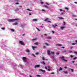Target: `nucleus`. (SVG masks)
Returning <instances> with one entry per match:
<instances>
[{
  "label": "nucleus",
  "mask_w": 77,
  "mask_h": 77,
  "mask_svg": "<svg viewBox=\"0 0 77 77\" xmlns=\"http://www.w3.org/2000/svg\"><path fill=\"white\" fill-rule=\"evenodd\" d=\"M22 60L24 62L26 63V61L27 60V58H26V57H23Z\"/></svg>",
  "instance_id": "1"
},
{
  "label": "nucleus",
  "mask_w": 77,
  "mask_h": 77,
  "mask_svg": "<svg viewBox=\"0 0 77 77\" xmlns=\"http://www.w3.org/2000/svg\"><path fill=\"white\" fill-rule=\"evenodd\" d=\"M16 20H17V19H9L8 21L9 22H14V21H15Z\"/></svg>",
  "instance_id": "2"
},
{
  "label": "nucleus",
  "mask_w": 77,
  "mask_h": 77,
  "mask_svg": "<svg viewBox=\"0 0 77 77\" xmlns=\"http://www.w3.org/2000/svg\"><path fill=\"white\" fill-rule=\"evenodd\" d=\"M60 58L62 60H64L65 62H67V60H65L64 57H60Z\"/></svg>",
  "instance_id": "3"
},
{
  "label": "nucleus",
  "mask_w": 77,
  "mask_h": 77,
  "mask_svg": "<svg viewBox=\"0 0 77 77\" xmlns=\"http://www.w3.org/2000/svg\"><path fill=\"white\" fill-rule=\"evenodd\" d=\"M19 43L20 44H21V45H24V44L23 42L22 41H19Z\"/></svg>",
  "instance_id": "4"
},
{
  "label": "nucleus",
  "mask_w": 77,
  "mask_h": 77,
  "mask_svg": "<svg viewBox=\"0 0 77 77\" xmlns=\"http://www.w3.org/2000/svg\"><path fill=\"white\" fill-rule=\"evenodd\" d=\"M52 27H54V28H56V27H55V26H56V27H57L58 26V25H57V24H55L54 25H52Z\"/></svg>",
  "instance_id": "5"
},
{
  "label": "nucleus",
  "mask_w": 77,
  "mask_h": 77,
  "mask_svg": "<svg viewBox=\"0 0 77 77\" xmlns=\"http://www.w3.org/2000/svg\"><path fill=\"white\" fill-rule=\"evenodd\" d=\"M48 20V18H47L45 20H44V21H47L48 22H49V23H51V21H49Z\"/></svg>",
  "instance_id": "6"
},
{
  "label": "nucleus",
  "mask_w": 77,
  "mask_h": 77,
  "mask_svg": "<svg viewBox=\"0 0 77 77\" xmlns=\"http://www.w3.org/2000/svg\"><path fill=\"white\" fill-rule=\"evenodd\" d=\"M47 54L48 55H50L51 54V53H50V51H47Z\"/></svg>",
  "instance_id": "7"
},
{
  "label": "nucleus",
  "mask_w": 77,
  "mask_h": 77,
  "mask_svg": "<svg viewBox=\"0 0 77 77\" xmlns=\"http://www.w3.org/2000/svg\"><path fill=\"white\" fill-rule=\"evenodd\" d=\"M39 66H40V65H36L35 66V68H39Z\"/></svg>",
  "instance_id": "8"
},
{
  "label": "nucleus",
  "mask_w": 77,
  "mask_h": 77,
  "mask_svg": "<svg viewBox=\"0 0 77 77\" xmlns=\"http://www.w3.org/2000/svg\"><path fill=\"white\" fill-rule=\"evenodd\" d=\"M60 28L61 30H63V29L66 28V27H65V26H64L63 27H61Z\"/></svg>",
  "instance_id": "9"
},
{
  "label": "nucleus",
  "mask_w": 77,
  "mask_h": 77,
  "mask_svg": "<svg viewBox=\"0 0 77 77\" xmlns=\"http://www.w3.org/2000/svg\"><path fill=\"white\" fill-rule=\"evenodd\" d=\"M32 48L33 50H35V48H36V46H32Z\"/></svg>",
  "instance_id": "10"
},
{
  "label": "nucleus",
  "mask_w": 77,
  "mask_h": 77,
  "mask_svg": "<svg viewBox=\"0 0 77 77\" xmlns=\"http://www.w3.org/2000/svg\"><path fill=\"white\" fill-rule=\"evenodd\" d=\"M58 18H59V19H60L61 20H63V19H64L62 17H58Z\"/></svg>",
  "instance_id": "11"
},
{
  "label": "nucleus",
  "mask_w": 77,
  "mask_h": 77,
  "mask_svg": "<svg viewBox=\"0 0 77 77\" xmlns=\"http://www.w3.org/2000/svg\"><path fill=\"white\" fill-rule=\"evenodd\" d=\"M44 8H47V9H48V6H47L46 5H44Z\"/></svg>",
  "instance_id": "12"
},
{
  "label": "nucleus",
  "mask_w": 77,
  "mask_h": 77,
  "mask_svg": "<svg viewBox=\"0 0 77 77\" xmlns=\"http://www.w3.org/2000/svg\"><path fill=\"white\" fill-rule=\"evenodd\" d=\"M41 63L42 64H43V65H45V63L44 61L41 62Z\"/></svg>",
  "instance_id": "13"
},
{
  "label": "nucleus",
  "mask_w": 77,
  "mask_h": 77,
  "mask_svg": "<svg viewBox=\"0 0 77 77\" xmlns=\"http://www.w3.org/2000/svg\"><path fill=\"white\" fill-rule=\"evenodd\" d=\"M13 25H15V26H16V25H17L18 24V23L16 22L15 23H13Z\"/></svg>",
  "instance_id": "14"
},
{
  "label": "nucleus",
  "mask_w": 77,
  "mask_h": 77,
  "mask_svg": "<svg viewBox=\"0 0 77 77\" xmlns=\"http://www.w3.org/2000/svg\"><path fill=\"white\" fill-rule=\"evenodd\" d=\"M32 21H38V20L36 19H34L32 20Z\"/></svg>",
  "instance_id": "15"
},
{
  "label": "nucleus",
  "mask_w": 77,
  "mask_h": 77,
  "mask_svg": "<svg viewBox=\"0 0 77 77\" xmlns=\"http://www.w3.org/2000/svg\"><path fill=\"white\" fill-rule=\"evenodd\" d=\"M66 50H64L62 51L63 53H66Z\"/></svg>",
  "instance_id": "16"
},
{
  "label": "nucleus",
  "mask_w": 77,
  "mask_h": 77,
  "mask_svg": "<svg viewBox=\"0 0 77 77\" xmlns=\"http://www.w3.org/2000/svg\"><path fill=\"white\" fill-rule=\"evenodd\" d=\"M69 71H71L72 72H74V70L73 69H69Z\"/></svg>",
  "instance_id": "17"
},
{
  "label": "nucleus",
  "mask_w": 77,
  "mask_h": 77,
  "mask_svg": "<svg viewBox=\"0 0 77 77\" xmlns=\"http://www.w3.org/2000/svg\"><path fill=\"white\" fill-rule=\"evenodd\" d=\"M19 65L21 67V68H23V67H24L23 65H22L21 64H19Z\"/></svg>",
  "instance_id": "18"
},
{
  "label": "nucleus",
  "mask_w": 77,
  "mask_h": 77,
  "mask_svg": "<svg viewBox=\"0 0 77 77\" xmlns=\"http://www.w3.org/2000/svg\"><path fill=\"white\" fill-rule=\"evenodd\" d=\"M34 44L35 45H38V44H39V43L38 42H36L34 43Z\"/></svg>",
  "instance_id": "19"
},
{
  "label": "nucleus",
  "mask_w": 77,
  "mask_h": 77,
  "mask_svg": "<svg viewBox=\"0 0 77 77\" xmlns=\"http://www.w3.org/2000/svg\"><path fill=\"white\" fill-rule=\"evenodd\" d=\"M26 52H27V53H29L30 52V51H29V49H27L26 50Z\"/></svg>",
  "instance_id": "20"
},
{
  "label": "nucleus",
  "mask_w": 77,
  "mask_h": 77,
  "mask_svg": "<svg viewBox=\"0 0 77 77\" xmlns=\"http://www.w3.org/2000/svg\"><path fill=\"white\" fill-rule=\"evenodd\" d=\"M63 13H65V11H63V13H61V15H62L63 14Z\"/></svg>",
  "instance_id": "21"
},
{
  "label": "nucleus",
  "mask_w": 77,
  "mask_h": 77,
  "mask_svg": "<svg viewBox=\"0 0 77 77\" xmlns=\"http://www.w3.org/2000/svg\"><path fill=\"white\" fill-rule=\"evenodd\" d=\"M62 68L60 67V69H59V71H62Z\"/></svg>",
  "instance_id": "22"
},
{
  "label": "nucleus",
  "mask_w": 77,
  "mask_h": 77,
  "mask_svg": "<svg viewBox=\"0 0 77 77\" xmlns=\"http://www.w3.org/2000/svg\"><path fill=\"white\" fill-rule=\"evenodd\" d=\"M24 26V25H22L20 26V27H23Z\"/></svg>",
  "instance_id": "23"
},
{
  "label": "nucleus",
  "mask_w": 77,
  "mask_h": 77,
  "mask_svg": "<svg viewBox=\"0 0 77 77\" xmlns=\"http://www.w3.org/2000/svg\"><path fill=\"white\" fill-rule=\"evenodd\" d=\"M63 72L64 73H65V74H67L68 73V72L67 71H63Z\"/></svg>",
  "instance_id": "24"
},
{
  "label": "nucleus",
  "mask_w": 77,
  "mask_h": 77,
  "mask_svg": "<svg viewBox=\"0 0 77 77\" xmlns=\"http://www.w3.org/2000/svg\"><path fill=\"white\" fill-rule=\"evenodd\" d=\"M60 12H62V11H63H63H65L63 10L62 9H60Z\"/></svg>",
  "instance_id": "25"
},
{
  "label": "nucleus",
  "mask_w": 77,
  "mask_h": 77,
  "mask_svg": "<svg viewBox=\"0 0 77 77\" xmlns=\"http://www.w3.org/2000/svg\"><path fill=\"white\" fill-rule=\"evenodd\" d=\"M45 44L47 46H48V43H45Z\"/></svg>",
  "instance_id": "26"
},
{
  "label": "nucleus",
  "mask_w": 77,
  "mask_h": 77,
  "mask_svg": "<svg viewBox=\"0 0 77 77\" xmlns=\"http://www.w3.org/2000/svg\"><path fill=\"white\" fill-rule=\"evenodd\" d=\"M18 11V8H17L16 9H15V11Z\"/></svg>",
  "instance_id": "27"
},
{
  "label": "nucleus",
  "mask_w": 77,
  "mask_h": 77,
  "mask_svg": "<svg viewBox=\"0 0 77 77\" xmlns=\"http://www.w3.org/2000/svg\"><path fill=\"white\" fill-rule=\"evenodd\" d=\"M68 53H72V51H68Z\"/></svg>",
  "instance_id": "28"
},
{
  "label": "nucleus",
  "mask_w": 77,
  "mask_h": 77,
  "mask_svg": "<svg viewBox=\"0 0 77 77\" xmlns=\"http://www.w3.org/2000/svg\"><path fill=\"white\" fill-rule=\"evenodd\" d=\"M40 3L42 5H43V4H44V2H42V1L40 2Z\"/></svg>",
  "instance_id": "29"
},
{
  "label": "nucleus",
  "mask_w": 77,
  "mask_h": 77,
  "mask_svg": "<svg viewBox=\"0 0 77 77\" xmlns=\"http://www.w3.org/2000/svg\"><path fill=\"white\" fill-rule=\"evenodd\" d=\"M11 30L12 31V32H14V29H11Z\"/></svg>",
  "instance_id": "30"
},
{
  "label": "nucleus",
  "mask_w": 77,
  "mask_h": 77,
  "mask_svg": "<svg viewBox=\"0 0 77 77\" xmlns=\"http://www.w3.org/2000/svg\"><path fill=\"white\" fill-rule=\"evenodd\" d=\"M1 29H2V30H5V27H3V28H1Z\"/></svg>",
  "instance_id": "31"
},
{
  "label": "nucleus",
  "mask_w": 77,
  "mask_h": 77,
  "mask_svg": "<svg viewBox=\"0 0 77 77\" xmlns=\"http://www.w3.org/2000/svg\"><path fill=\"white\" fill-rule=\"evenodd\" d=\"M72 15L73 17H76V16H75V15L72 14Z\"/></svg>",
  "instance_id": "32"
},
{
  "label": "nucleus",
  "mask_w": 77,
  "mask_h": 77,
  "mask_svg": "<svg viewBox=\"0 0 77 77\" xmlns=\"http://www.w3.org/2000/svg\"><path fill=\"white\" fill-rule=\"evenodd\" d=\"M77 59V57H75V58H73V60H75V59Z\"/></svg>",
  "instance_id": "33"
},
{
  "label": "nucleus",
  "mask_w": 77,
  "mask_h": 77,
  "mask_svg": "<svg viewBox=\"0 0 77 77\" xmlns=\"http://www.w3.org/2000/svg\"><path fill=\"white\" fill-rule=\"evenodd\" d=\"M14 1H16L17 2H19V0H14Z\"/></svg>",
  "instance_id": "34"
},
{
  "label": "nucleus",
  "mask_w": 77,
  "mask_h": 77,
  "mask_svg": "<svg viewBox=\"0 0 77 77\" xmlns=\"http://www.w3.org/2000/svg\"><path fill=\"white\" fill-rule=\"evenodd\" d=\"M36 39V38H34V39H33L32 40V41H35Z\"/></svg>",
  "instance_id": "35"
},
{
  "label": "nucleus",
  "mask_w": 77,
  "mask_h": 77,
  "mask_svg": "<svg viewBox=\"0 0 77 77\" xmlns=\"http://www.w3.org/2000/svg\"><path fill=\"white\" fill-rule=\"evenodd\" d=\"M63 24L64 26L65 25V24H66L65 22H63Z\"/></svg>",
  "instance_id": "36"
},
{
  "label": "nucleus",
  "mask_w": 77,
  "mask_h": 77,
  "mask_svg": "<svg viewBox=\"0 0 77 77\" xmlns=\"http://www.w3.org/2000/svg\"><path fill=\"white\" fill-rule=\"evenodd\" d=\"M57 45H58V46H62V45L60 44H57Z\"/></svg>",
  "instance_id": "37"
},
{
  "label": "nucleus",
  "mask_w": 77,
  "mask_h": 77,
  "mask_svg": "<svg viewBox=\"0 0 77 77\" xmlns=\"http://www.w3.org/2000/svg\"><path fill=\"white\" fill-rule=\"evenodd\" d=\"M51 53H52V54H54V52H51Z\"/></svg>",
  "instance_id": "38"
},
{
  "label": "nucleus",
  "mask_w": 77,
  "mask_h": 77,
  "mask_svg": "<svg viewBox=\"0 0 77 77\" xmlns=\"http://www.w3.org/2000/svg\"><path fill=\"white\" fill-rule=\"evenodd\" d=\"M40 71H42V72H43V70L41 69H40L39 70Z\"/></svg>",
  "instance_id": "39"
},
{
  "label": "nucleus",
  "mask_w": 77,
  "mask_h": 77,
  "mask_svg": "<svg viewBox=\"0 0 77 77\" xmlns=\"http://www.w3.org/2000/svg\"><path fill=\"white\" fill-rule=\"evenodd\" d=\"M27 9V10L28 11H32V10H29V9Z\"/></svg>",
  "instance_id": "40"
},
{
  "label": "nucleus",
  "mask_w": 77,
  "mask_h": 77,
  "mask_svg": "<svg viewBox=\"0 0 77 77\" xmlns=\"http://www.w3.org/2000/svg\"><path fill=\"white\" fill-rule=\"evenodd\" d=\"M37 30H38V32H39V31H40V30H39V29L37 28Z\"/></svg>",
  "instance_id": "41"
},
{
  "label": "nucleus",
  "mask_w": 77,
  "mask_h": 77,
  "mask_svg": "<svg viewBox=\"0 0 77 77\" xmlns=\"http://www.w3.org/2000/svg\"><path fill=\"white\" fill-rule=\"evenodd\" d=\"M16 5H19V3L16 2L15 3Z\"/></svg>",
  "instance_id": "42"
},
{
  "label": "nucleus",
  "mask_w": 77,
  "mask_h": 77,
  "mask_svg": "<svg viewBox=\"0 0 77 77\" xmlns=\"http://www.w3.org/2000/svg\"><path fill=\"white\" fill-rule=\"evenodd\" d=\"M42 59L43 60H45V58H44V57H42Z\"/></svg>",
  "instance_id": "43"
},
{
  "label": "nucleus",
  "mask_w": 77,
  "mask_h": 77,
  "mask_svg": "<svg viewBox=\"0 0 77 77\" xmlns=\"http://www.w3.org/2000/svg\"><path fill=\"white\" fill-rule=\"evenodd\" d=\"M61 48H65V47L63 46L61 47Z\"/></svg>",
  "instance_id": "44"
},
{
  "label": "nucleus",
  "mask_w": 77,
  "mask_h": 77,
  "mask_svg": "<svg viewBox=\"0 0 77 77\" xmlns=\"http://www.w3.org/2000/svg\"><path fill=\"white\" fill-rule=\"evenodd\" d=\"M56 54L57 55H59V53H56Z\"/></svg>",
  "instance_id": "45"
},
{
  "label": "nucleus",
  "mask_w": 77,
  "mask_h": 77,
  "mask_svg": "<svg viewBox=\"0 0 77 77\" xmlns=\"http://www.w3.org/2000/svg\"><path fill=\"white\" fill-rule=\"evenodd\" d=\"M64 68H65V69H67V67H64Z\"/></svg>",
  "instance_id": "46"
},
{
  "label": "nucleus",
  "mask_w": 77,
  "mask_h": 77,
  "mask_svg": "<svg viewBox=\"0 0 77 77\" xmlns=\"http://www.w3.org/2000/svg\"><path fill=\"white\" fill-rule=\"evenodd\" d=\"M38 54H39V53L38 52H37V53H36V55H38Z\"/></svg>",
  "instance_id": "47"
},
{
  "label": "nucleus",
  "mask_w": 77,
  "mask_h": 77,
  "mask_svg": "<svg viewBox=\"0 0 77 77\" xmlns=\"http://www.w3.org/2000/svg\"><path fill=\"white\" fill-rule=\"evenodd\" d=\"M48 39H51V37H49L48 38Z\"/></svg>",
  "instance_id": "48"
},
{
  "label": "nucleus",
  "mask_w": 77,
  "mask_h": 77,
  "mask_svg": "<svg viewBox=\"0 0 77 77\" xmlns=\"http://www.w3.org/2000/svg\"><path fill=\"white\" fill-rule=\"evenodd\" d=\"M65 9H66V10H68V8L66 7L65 8Z\"/></svg>",
  "instance_id": "49"
},
{
  "label": "nucleus",
  "mask_w": 77,
  "mask_h": 77,
  "mask_svg": "<svg viewBox=\"0 0 77 77\" xmlns=\"http://www.w3.org/2000/svg\"><path fill=\"white\" fill-rule=\"evenodd\" d=\"M42 11H44V12H45V10H44L43 9H42Z\"/></svg>",
  "instance_id": "50"
},
{
  "label": "nucleus",
  "mask_w": 77,
  "mask_h": 77,
  "mask_svg": "<svg viewBox=\"0 0 77 77\" xmlns=\"http://www.w3.org/2000/svg\"><path fill=\"white\" fill-rule=\"evenodd\" d=\"M29 15H32V14H31V13H29Z\"/></svg>",
  "instance_id": "51"
},
{
  "label": "nucleus",
  "mask_w": 77,
  "mask_h": 77,
  "mask_svg": "<svg viewBox=\"0 0 77 77\" xmlns=\"http://www.w3.org/2000/svg\"><path fill=\"white\" fill-rule=\"evenodd\" d=\"M52 33H54V31H51Z\"/></svg>",
  "instance_id": "52"
},
{
  "label": "nucleus",
  "mask_w": 77,
  "mask_h": 77,
  "mask_svg": "<svg viewBox=\"0 0 77 77\" xmlns=\"http://www.w3.org/2000/svg\"><path fill=\"white\" fill-rule=\"evenodd\" d=\"M43 72H45V70H43Z\"/></svg>",
  "instance_id": "53"
},
{
  "label": "nucleus",
  "mask_w": 77,
  "mask_h": 77,
  "mask_svg": "<svg viewBox=\"0 0 77 77\" xmlns=\"http://www.w3.org/2000/svg\"><path fill=\"white\" fill-rule=\"evenodd\" d=\"M75 54H77V52H75Z\"/></svg>",
  "instance_id": "54"
},
{
  "label": "nucleus",
  "mask_w": 77,
  "mask_h": 77,
  "mask_svg": "<svg viewBox=\"0 0 77 77\" xmlns=\"http://www.w3.org/2000/svg\"><path fill=\"white\" fill-rule=\"evenodd\" d=\"M46 5H49V4H48V3H46Z\"/></svg>",
  "instance_id": "55"
},
{
  "label": "nucleus",
  "mask_w": 77,
  "mask_h": 77,
  "mask_svg": "<svg viewBox=\"0 0 77 77\" xmlns=\"http://www.w3.org/2000/svg\"><path fill=\"white\" fill-rule=\"evenodd\" d=\"M70 57H71V58L73 57V56H72V55H71V56H70Z\"/></svg>",
  "instance_id": "56"
},
{
  "label": "nucleus",
  "mask_w": 77,
  "mask_h": 77,
  "mask_svg": "<svg viewBox=\"0 0 77 77\" xmlns=\"http://www.w3.org/2000/svg\"><path fill=\"white\" fill-rule=\"evenodd\" d=\"M70 49H72V47H70Z\"/></svg>",
  "instance_id": "57"
},
{
  "label": "nucleus",
  "mask_w": 77,
  "mask_h": 77,
  "mask_svg": "<svg viewBox=\"0 0 77 77\" xmlns=\"http://www.w3.org/2000/svg\"><path fill=\"white\" fill-rule=\"evenodd\" d=\"M45 69H47V67H46V66L45 67Z\"/></svg>",
  "instance_id": "58"
},
{
  "label": "nucleus",
  "mask_w": 77,
  "mask_h": 77,
  "mask_svg": "<svg viewBox=\"0 0 77 77\" xmlns=\"http://www.w3.org/2000/svg\"><path fill=\"white\" fill-rule=\"evenodd\" d=\"M51 74H54V72H52V73H51Z\"/></svg>",
  "instance_id": "59"
},
{
  "label": "nucleus",
  "mask_w": 77,
  "mask_h": 77,
  "mask_svg": "<svg viewBox=\"0 0 77 77\" xmlns=\"http://www.w3.org/2000/svg\"><path fill=\"white\" fill-rule=\"evenodd\" d=\"M45 48V46H43V48Z\"/></svg>",
  "instance_id": "60"
},
{
  "label": "nucleus",
  "mask_w": 77,
  "mask_h": 77,
  "mask_svg": "<svg viewBox=\"0 0 77 77\" xmlns=\"http://www.w3.org/2000/svg\"><path fill=\"white\" fill-rule=\"evenodd\" d=\"M74 62H75L74 61H72V63H74Z\"/></svg>",
  "instance_id": "61"
},
{
  "label": "nucleus",
  "mask_w": 77,
  "mask_h": 77,
  "mask_svg": "<svg viewBox=\"0 0 77 77\" xmlns=\"http://www.w3.org/2000/svg\"><path fill=\"white\" fill-rule=\"evenodd\" d=\"M48 71H50L51 69H48Z\"/></svg>",
  "instance_id": "62"
},
{
  "label": "nucleus",
  "mask_w": 77,
  "mask_h": 77,
  "mask_svg": "<svg viewBox=\"0 0 77 77\" xmlns=\"http://www.w3.org/2000/svg\"><path fill=\"white\" fill-rule=\"evenodd\" d=\"M29 77H32V76H31L30 75H29Z\"/></svg>",
  "instance_id": "63"
},
{
  "label": "nucleus",
  "mask_w": 77,
  "mask_h": 77,
  "mask_svg": "<svg viewBox=\"0 0 77 77\" xmlns=\"http://www.w3.org/2000/svg\"><path fill=\"white\" fill-rule=\"evenodd\" d=\"M72 45H75V43H72Z\"/></svg>",
  "instance_id": "64"
}]
</instances>
